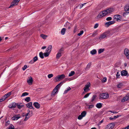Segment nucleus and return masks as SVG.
Instances as JSON below:
<instances>
[{"mask_svg":"<svg viewBox=\"0 0 129 129\" xmlns=\"http://www.w3.org/2000/svg\"><path fill=\"white\" fill-rule=\"evenodd\" d=\"M52 46L51 45H49L48 47V48L46 49V52H48L50 53L52 49Z\"/></svg>","mask_w":129,"mask_h":129,"instance_id":"nucleus-13","label":"nucleus"},{"mask_svg":"<svg viewBox=\"0 0 129 129\" xmlns=\"http://www.w3.org/2000/svg\"><path fill=\"white\" fill-rule=\"evenodd\" d=\"M104 50V49H99L98 51V53L99 54H100L102 52H103Z\"/></svg>","mask_w":129,"mask_h":129,"instance_id":"nucleus-36","label":"nucleus"},{"mask_svg":"<svg viewBox=\"0 0 129 129\" xmlns=\"http://www.w3.org/2000/svg\"><path fill=\"white\" fill-rule=\"evenodd\" d=\"M43 89L42 88H39L37 89V91H41Z\"/></svg>","mask_w":129,"mask_h":129,"instance_id":"nucleus-56","label":"nucleus"},{"mask_svg":"<svg viewBox=\"0 0 129 129\" xmlns=\"http://www.w3.org/2000/svg\"><path fill=\"white\" fill-rule=\"evenodd\" d=\"M67 78H66L65 80L63 81L62 82H61L60 83H61V84H62L63 83L65 82L66 81H67Z\"/></svg>","mask_w":129,"mask_h":129,"instance_id":"nucleus-57","label":"nucleus"},{"mask_svg":"<svg viewBox=\"0 0 129 129\" xmlns=\"http://www.w3.org/2000/svg\"><path fill=\"white\" fill-rule=\"evenodd\" d=\"M71 89V88L70 87H69L68 88H67L66 90L64 91V93H67L68 91L70 90Z\"/></svg>","mask_w":129,"mask_h":129,"instance_id":"nucleus-43","label":"nucleus"},{"mask_svg":"<svg viewBox=\"0 0 129 129\" xmlns=\"http://www.w3.org/2000/svg\"><path fill=\"white\" fill-rule=\"evenodd\" d=\"M29 113H27L25 115V117L24 119V121H26L30 117V116H28Z\"/></svg>","mask_w":129,"mask_h":129,"instance_id":"nucleus-25","label":"nucleus"},{"mask_svg":"<svg viewBox=\"0 0 129 129\" xmlns=\"http://www.w3.org/2000/svg\"><path fill=\"white\" fill-rule=\"evenodd\" d=\"M28 93L27 92H25L23 93L22 95H21V97H22L28 95Z\"/></svg>","mask_w":129,"mask_h":129,"instance_id":"nucleus-35","label":"nucleus"},{"mask_svg":"<svg viewBox=\"0 0 129 129\" xmlns=\"http://www.w3.org/2000/svg\"><path fill=\"white\" fill-rule=\"evenodd\" d=\"M61 54L59 53H57V54L56 55V58L57 59H59L60 57L61 56Z\"/></svg>","mask_w":129,"mask_h":129,"instance_id":"nucleus-31","label":"nucleus"},{"mask_svg":"<svg viewBox=\"0 0 129 129\" xmlns=\"http://www.w3.org/2000/svg\"><path fill=\"white\" fill-rule=\"evenodd\" d=\"M33 105L37 109H39L40 108V105L37 102L34 103Z\"/></svg>","mask_w":129,"mask_h":129,"instance_id":"nucleus-20","label":"nucleus"},{"mask_svg":"<svg viewBox=\"0 0 129 129\" xmlns=\"http://www.w3.org/2000/svg\"><path fill=\"white\" fill-rule=\"evenodd\" d=\"M86 114V112L85 111H84L81 113V115L83 117L85 116Z\"/></svg>","mask_w":129,"mask_h":129,"instance_id":"nucleus-33","label":"nucleus"},{"mask_svg":"<svg viewBox=\"0 0 129 129\" xmlns=\"http://www.w3.org/2000/svg\"><path fill=\"white\" fill-rule=\"evenodd\" d=\"M25 100L26 101L28 102L30 101V98L29 97H26Z\"/></svg>","mask_w":129,"mask_h":129,"instance_id":"nucleus-38","label":"nucleus"},{"mask_svg":"<svg viewBox=\"0 0 129 129\" xmlns=\"http://www.w3.org/2000/svg\"><path fill=\"white\" fill-rule=\"evenodd\" d=\"M100 98L106 99L109 98V95L107 93H102L100 94Z\"/></svg>","mask_w":129,"mask_h":129,"instance_id":"nucleus-5","label":"nucleus"},{"mask_svg":"<svg viewBox=\"0 0 129 129\" xmlns=\"http://www.w3.org/2000/svg\"><path fill=\"white\" fill-rule=\"evenodd\" d=\"M89 106L88 108L89 109L92 108L94 107V106L93 105H89Z\"/></svg>","mask_w":129,"mask_h":129,"instance_id":"nucleus-55","label":"nucleus"},{"mask_svg":"<svg viewBox=\"0 0 129 129\" xmlns=\"http://www.w3.org/2000/svg\"><path fill=\"white\" fill-rule=\"evenodd\" d=\"M114 125L113 123H110L106 125L105 129H112L114 127Z\"/></svg>","mask_w":129,"mask_h":129,"instance_id":"nucleus-6","label":"nucleus"},{"mask_svg":"<svg viewBox=\"0 0 129 129\" xmlns=\"http://www.w3.org/2000/svg\"><path fill=\"white\" fill-rule=\"evenodd\" d=\"M38 60V58L37 56H35L33 58L34 62H35Z\"/></svg>","mask_w":129,"mask_h":129,"instance_id":"nucleus-45","label":"nucleus"},{"mask_svg":"<svg viewBox=\"0 0 129 129\" xmlns=\"http://www.w3.org/2000/svg\"><path fill=\"white\" fill-rule=\"evenodd\" d=\"M61 83H60L59 84H58L56 87L54 88L56 90H58V89L61 86Z\"/></svg>","mask_w":129,"mask_h":129,"instance_id":"nucleus-29","label":"nucleus"},{"mask_svg":"<svg viewBox=\"0 0 129 129\" xmlns=\"http://www.w3.org/2000/svg\"><path fill=\"white\" fill-rule=\"evenodd\" d=\"M107 78L106 77H104L103 79L102 80V82H105L107 81Z\"/></svg>","mask_w":129,"mask_h":129,"instance_id":"nucleus-42","label":"nucleus"},{"mask_svg":"<svg viewBox=\"0 0 129 129\" xmlns=\"http://www.w3.org/2000/svg\"><path fill=\"white\" fill-rule=\"evenodd\" d=\"M112 20V18L111 17H109L107 18L106 20L107 21H110Z\"/></svg>","mask_w":129,"mask_h":129,"instance_id":"nucleus-47","label":"nucleus"},{"mask_svg":"<svg viewBox=\"0 0 129 129\" xmlns=\"http://www.w3.org/2000/svg\"><path fill=\"white\" fill-rule=\"evenodd\" d=\"M90 85V83L88 82L85 85L83 88L84 91L83 92V93H85V92H87L90 90L89 88Z\"/></svg>","mask_w":129,"mask_h":129,"instance_id":"nucleus-2","label":"nucleus"},{"mask_svg":"<svg viewBox=\"0 0 129 129\" xmlns=\"http://www.w3.org/2000/svg\"><path fill=\"white\" fill-rule=\"evenodd\" d=\"M27 68V66L25 65L22 68V70H25V69Z\"/></svg>","mask_w":129,"mask_h":129,"instance_id":"nucleus-52","label":"nucleus"},{"mask_svg":"<svg viewBox=\"0 0 129 129\" xmlns=\"http://www.w3.org/2000/svg\"><path fill=\"white\" fill-rule=\"evenodd\" d=\"M120 75V74L118 72H117L116 75V78H119V77Z\"/></svg>","mask_w":129,"mask_h":129,"instance_id":"nucleus-50","label":"nucleus"},{"mask_svg":"<svg viewBox=\"0 0 129 129\" xmlns=\"http://www.w3.org/2000/svg\"><path fill=\"white\" fill-rule=\"evenodd\" d=\"M117 87L118 88H120L121 87V84L119 83L117 85Z\"/></svg>","mask_w":129,"mask_h":129,"instance_id":"nucleus-58","label":"nucleus"},{"mask_svg":"<svg viewBox=\"0 0 129 129\" xmlns=\"http://www.w3.org/2000/svg\"><path fill=\"white\" fill-rule=\"evenodd\" d=\"M72 24L68 22H66V23L64 25V26L66 27H67L68 29H69L70 28Z\"/></svg>","mask_w":129,"mask_h":129,"instance_id":"nucleus-18","label":"nucleus"},{"mask_svg":"<svg viewBox=\"0 0 129 129\" xmlns=\"http://www.w3.org/2000/svg\"><path fill=\"white\" fill-rule=\"evenodd\" d=\"M17 105V103L15 102L11 103L9 106L8 107L10 108H15Z\"/></svg>","mask_w":129,"mask_h":129,"instance_id":"nucleus-11","label":"nucleus"},{"mask_svg":"<svg viewBox=\"0 0 129 129\" xmlns=\"http://www.w3.org/2000/svg\"><path fill=\"white\" fill-rule=\"evenodd\" d=\"M14 127L13 126L9 127V129H14Z\"/></svg>","mask_w":129,"mask_h":129,"instance_id":"nucleus-59","label":"nucleus"},{"mask_svg":"<svg viewBox=\"0 0 129 129\" xmlns=\"http://www.w3.org/2000/svg\"><path fill=\"white\" fill-rule=\"evenodd\" d=\"M26 105L27 107L29 108L30 109H34V108L32 106V104L31 102H30L26 104Z\"/></svg>","mask_w":129,"mask_h":129,"instance_id":"nucleus-15","label":"nucleus"},{"mask_svg":"<svg viewBox=\"0 0 129 129\" xmlns=\"http://www.w3.org/2000/svg\"><path fill=\"white\" fill-rule=\"evenodd\" d=\"M75 73V72L74 71H71L69 74V77L72 76H73Z\"/></svg>","mask_w":129,"mask_h":129,"instance_id":"nucleus-30","label":"nucleus"},{"mask_svg":"<svg viewBox=\"0 0 129 129\" xmlns=\"http://www.w3.org/2000/svg\"><path fill=\"white\" fill-rule=\"evenodd\" d=\"M104 122L103 119L102 120H101V121L99 122L98 123V126L100 125L101 123H103Z\"/></svg>","mask_w":129,"mask_h":129,"instance_id":"nucleus-48","label":"nucleus"},{"mask_svg":"<svg viewBox=\"0 0 129 129\" xmlns=\"http://www.w3.org/2000/svg\"><path fill=\"white\" fill-rule=\"evenodd\" d=\"M109 33V32L107 31L101 34L99 38L100 40H101L107 37V35Z\"/></svg>","mask_w":129,"mask_h":129,"instance_id":"nucleus-4","label":"nucleus"},{"mask_svg":"<svg viewBox=\"0 0 129 129\" xmlns=\"http://www.w3.org/2000/svg\"><path fill=\"white\" fill-rule=\"evenodd\" d=\"M102 106V104L100 103H97L96 106V107L98 108H101Z\"/></svg>","mask_w":129,"mask_h":129,"instance_id":"nucleus-26","label":"nucleus"},{"mask_svg":"<svg viewBox=\"0 0 129 129\" xmlns=\"http://www.w3.org/2000/svg\"><path fill=\"white\" fill-rule=\"evenodd\" d=\"M11 94V92H8V93H6L3 96V98H5V99H6V98L9 96Z\"/></svg>","mask_w":129,"mask_h":129,"instance_id":"nucleus-22","label":"nucleus"},{"mask_svg":"<svg viewBox=\"0 0 129 129\" xmlns=\"http://www.w3.org/2000/svg\"><path fill=\"white\" fill-rule=\"evenodd\" d=\"M34 62H34V61L31 60V61H30L29 63H30L31 64H32V63H33Z\"/></svg>","mask_w":129,"mask_h":129,"instance_id":"nucleus-64","label":"nucleus"},{"mask_svg":"<svg viewBox=\"0 0 129 129\" xmlns=\"http://www.w3.org/2000/svg\"><path fill=\"white\" fill-rule=\"evenodd\" d=\"M124 10L127 13H129V5H126L125 6Z\"/></svg>","mask_w":129,"mask_h":129,"instance_id":"nucleus-17","label":"nucleus"},{"mask_svg":"<svg viewBox=\"0 0 129 129\" xmlns=\"http://www.w3.org/2000/svg\"><path fill=\"white\" fill-rule=\"evenodd\" d=\"M99 24L98 23L96 24L95 25L94 27V28H97Z\"/></svg>","mask_w":129,"mask_h":129,"instance_id":"nucleus-53","label":"nucleus"},{"mask_svg":"<svg viewBox=\"0 0 129 129\" xmlns=\"http://www.w3.org/2000/svg\"><path fill=\"white\" fill-rule=\"evenodd\" d=\"M129 100V93H127L121 100V101L124 102L126 101Z\"/></svg>","mask_w":129,"mask_h":129,"instance_id":"nucleus-9","label":"nucleus"},{"mask_svg":"<svg viewBox=\"0 0 129 129\" xmlns=\"http://www.w3.org/2000/svg\"><path fill=\"white\" fill-rule=\"evenodd\" d=\"M33 82V79L30 76L29 77L27 80V82L28 84L29 85H31L32 84Z\"/></svg>","mask_w":129,"mask_h":129,"instance_id":"nucleus-12","label":"nucleus"},{"mask_svg":"<svg viewBox=\"0 0 129 129\" xmlns=\"http://www.w3.org/2000/svg\"><path fill=\"white\" fill-rule=\"evenodd\" d=\"M118 29L117 28L114 29L112 30V31L113 33H115L118 31Z\"/></svg>","mask_w":129,"mask_h":129,"instance_id":"nucleus-37","label":"nucleus"},{"mask_svg":"<svg viewBox=\"0 0 129 129\" xmlns=\"http://www.w3.org/2000/svg\"><path fill=\"white\" fill-rule=\"evenodd\" d=\"M115 23V21L114 20L109 21L106 22L105 25L106 27H108L110 25L114 24Z\"/></svg>","mask_w":129,"mask_h":129,"instance_id":"nucleus-8","label":"nucleus"},{"mask_svg":"<svg viewBox=\"0 0 129 129\" xmlns=\"http://www.w3.org/2000/svg\"><path fill=\"white\" fill-rule=\"evenodd\" d=\"M96 96V95H93V96L92 97L91 100V102H93Z\"/></svg>","mask_w":129,"mask_h":129,"instance_id":"nucleus-41","label":"nucleus"},{"mask_svg":"<svg viewBox=\"0 0 129 129\" xmlns=\"http://www.w3.org/2000/svg\"><path fill=\"white\" fill-rule=\"evenodd\" d=\"M90 94V93H88L86 94L84 97V98H86L88 97L89 94Z\"/></svg>","mask_w":129,"mask_h":129,"instance_id":"nucleus-49","label":"nucleus"},{"mask_svg":"<svg viewBox=\"0 0 129 129\" xmlns=\"http://www.w3.org/2000/svg\"><path fill=\"white\" fill-rule=\"evenodd\" d=\"M109 119L110 120H114V117H110L109 118Z\"/></svg>","mask_w":129,"mask_h":129,"instance_id":"nucleus-62","label":"nucleus"},{"mask_svg":"<svg viewBox=\"0 0 129 129\" xmlns=\"http://www.w3.org/2000/svg\"><path fill=\"white\" fill-rule=\"evenodd\" d=\"M83 33V30L81 31L80 32V33L77 34V35L79 36H80Z\"/></svg>","mask_w":129,"mask_h":129,"instance_id":"nucleus-46","label":"nucleus"},{"mask_svg":"<svg viewBox=\"0 0 129 129\" xmlns=\"http://www.w3.org/2000/svg\"><path fill=\"white\" fill-rule=\"evenodd\" d=\"M91 63H89L87 64V67L85 68V70H87L88 69H89L91 66Z\"/></svg>","mask_w":129,"mask_h":129,"instance_id":"nucleus-34","label":"nucleus"},{"mask_svg":"<svg viewBox=\"0 0 129 129\" xmlns=\"http://www.w3.org/2000/svg\"><path fill=\"white\" fill-rule=\"evenodd\" d=\"M65 77L64 74L58 75L55 78V80L56 81L55 82L59 81L62 80L65 78Z\"/></svg>","mask_w":129,"mask_h":129,"instance_id":"nucleus-3","label":"nucleus"},{"mask_svg":"<svg viewBox=\"0 0 129 129\" xmlns=\"http://www.w3.org/2000/svg\"><path fill=\"white\" fill-rule=\"evenodd\" d=\"M20 117V116L19 114H18L12 117V119L13 120H15L18 119Z\"/></svg>","mask_w":129,"mask_h":129,"instance_id":"nucleus-14","label":"nucleus"},{"mask_svg":"<svg viewBox=\"0 0 129 129\" xmlns=\"http://www.w3.org/2000/svg\"><path fill=\"white\" fill-rule=\"evenodd\" d=\"M77 27L76 26H75L74 28V32L75 33L77 31Z\"/></svg>","mask_w":129,"mask_h":129,"instance_id":"nucleus-54","label":"nucleus"},{"mask_svg":"<svg viewBox=\"0 0 129 129\" xmlns=\"http://www.w3.org/2000/svg\"><path fill=\"white\" fill-rule=\"evenodd\" d=\"M121 129H129V125Z\"/></svg>","mask_w":129,"mask_h":129,"instance_id":"nucleus-61","label":"nucleus"},{"mask_svg":"<svg viewBox=\"0 0 129 129\" xmlns=\"http://www.w3.org/2000/svg\"><path fill=\"white\" fill-rule=\"evenodd\" d=\"M124 54L127 59H129V50L125 49L124 50Z\"/></svg>","mask_w":129,"mask_h":129,"instance_id":"nucleus-10","label":"nucleus"},{"mask_svg":"<svg viewBox=\"0 0 129 129\" xmlns=\"http://www.w3.org/2000/svg\"><path fill=\"white\" fill-rule=\"evenodd\" d=\"M114 9L112 8H109L106 10H104L100 12L97 17V18L102 17L109 14L114 11Z\"/></svg>","mask_w":129,"mask_h":129,"instance_id":"nucleus-1","label":"nucleus"},{"mask_svg":"<svg viewBox=\"0 0 129 129\" xmlns=\"http://www.w3.org/2000/svg\"><path fill=\"white\" fill-rule=\"evenodd\" d=\"M57 92L58 90H56L54 88L52 92V94H51V96H54L55 94L56 93H57Z\"/></svg>","mask_w":129,"mask_h":129,"instance_id":"nucleus-23","label":"nucleus"},{"mask_svg":"<svg viewBox=\"0 0 129 129\" xmlns=\"http://www.w3.org/2000/svg\"><path fill=\"white\" fill-rule=\"evenodd\" d=\"M5 99H5V98H3V97L2 98H1V99H0V102L4 100H5Z\"/></svg>","mask_w":129,"mask_h":129,"instance_id":"nucleus-60","label":"nucleus"},{"mask_svg":"<svg viewBox=\"0 0 129 129\" xmlns=\"http://www.w3.org/2000/svg\"><path fill=\"white\" fill-rule=\"evenodd\" d=\"M66 30V28H63L61 29V33L62 35H63L65 34Z\"/></svg>","mask_w":129,"mask_h":129,"instance_id":"nucleus-27","label":"nucleus"},{"mask_svg":"<svg viewBox=\"0 0 129 129\" xmlns=\"http://www.w3.org/2000/svg\"><path fill=\"white\" fill-rule=\"evenodd\" d=\"M17 107L18 108L20 109L23 107L24 106L23 105H22V103H17Z\"/></svg>","mask_w":129,"mask_h":129,"instance_id":"nucleus-21","label":"nucleus"},{"mask_svg":"<svg viewBox=\"0 0 129 129\" xmlns=\"http://www.w3.org/2000/svg\"><path fill=\"white\" fill-rule=\"evenodd\" d=\"M50 53L49 52H46V53H44V55L45 57H47L49 56V54H50Z\"/></svg>","mask_w":129,"mask_h":129,"instance_id":"nucleus-40","label":"nucleus"},{"mask_svg":"<svg viewBox=\"0 0 129 129\" xmlns=\"http://www.w3.org/2000/svg\"><path fill=\"white\" fill-rule=\"evenodd\" d=\"M96 53V50L95 49H93L90 51V53L92 55H94Z\"/></svg>","mask_w":129,"mask_h":129,"instance_id":"nucleus-28","label":"nucleus"},{"mask_svg":"<svg viewBox=\"0 0 129 129\" xmlns=\"http://www.w3.org/2000/svg\"><path fill=\"white\" fill-rule=\"evenodd\" d=\"M18 2H17V1H15L14 0L11 3L10 6L9 7V8H11L12 7L15 6L17 5Z\"/></svg>","mask_w":129,"mask_h":129,"instance_id":"nucleus-16","label":"nucleus"},{"mask_svg":"<svg viewBox=\"0 0 129 129\" xmlns=\"http://www.w3.org/2000/svg\"><path fill=\"white\" fill-rule=\"evenodd\" d=\"M39 56L41 58H44V56H43V54L42 52H40L39 53Z\"/></svg>","mask_w":129,"mask_h":129,"instance_id":"nucleus-32","label":"nucleus"},{"mask_svg":"<svg viewBox=\"0 0 129 129\" xmlns=\"http://www.w3.org/2000/svg\"><path fill=\"white\" fill-rule=\"evenodd\" d=\"M40 36L43 39H45L47 36L46 35L43 34L41 35Z\"/></svg>","mask_w":129,"mask_h":129,"instance_id":"nucleus-39","label":"nucleus"},{"mask_svg":"<svg viewBox=\"0 0 129 129\" xmlns=\"http://www.w3.org/2000/svg\"><path fill=\"white\" fill-rule=\"evenodd\" d=\"M114 20H116L117 21H120L121 17L120 15L117 14L114 15Z\"/></svg>","mask_w":129,"mask_h":129,"instance_id":"nucleus-7","label":"nucleus"},{"mask_svg":"<svg viewBox=\"0 0 129 129\" xmlns=\"http://www.w3.org/2000/svg\"><path fill=\"white\" fill-rule=\"evenodd\" d=\"M10 122L9 121H7V122L6 123V125H8V124L9 123V122Z\"/></svg>","mask_w":129,"mask_h":129,"instance_id":"nucleus-63","label":"nucleus"},{"mask_svg":"<svg viewBox=\"0 0 129 129\" xmlns=\"http://www.w3.org/2000/svg\"><path fill=\"white\" fill-rule=\"evenodd\" d=\"M53 76V75L52 74H49L48 75V77L49 78H50Z\"/></svg>","mask_w":129,"mask_h":129,"instance_id":"nucleus-44","label":"nucleus"},{"mask_svg":"<svg viewBox=\"0 0 129 129\" xmlns=\"http://www.w3.org/2000/svg\"><path fill=\"white\" fill-rule=\"evenodd\" d=\"M128 75L127 72L125 70H123L121 71V76H126Z\"/></svg>","mask_w":129,"mask_h":129,"instance_id":"nucleus-19","label":"nucleus"},{"mask_svg":"<svg viewBox=\"0 0 129 129\" xmlns=\"http://www.w3.org/2000/svg\"><path fill=\"white\" fill-rule=\"evenodd\" d=\"M83 117V116L80 115L78 116V118L79 120H80Z\"/></svg>","mask_w":129,"mask_h":129,"instance_id":"nucleus-51","label":"nucleus"},{"mask_svg":"<svg viewBox=\"0 0 129 129\" xmlns=\"http://www.w3.org/2000/svg\"><path fill=\"white\" fill-rule=\"evenodd\" d=\"M64 49L63 48H61L58 50V53L62 54L63 53V52L64 51Z\"/></svg>","mask_w":129,"mask_h":129,"instance_id":"nucleus-24","label":"nucleus"}]
</instances>
